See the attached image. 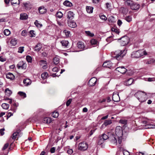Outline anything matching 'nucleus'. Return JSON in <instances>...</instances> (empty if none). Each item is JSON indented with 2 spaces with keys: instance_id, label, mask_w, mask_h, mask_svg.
Listing matches in <instances>:
<instances>
[{
  "instance_id": "obj_1",
  "label": "nucleus",
  "mask_w": 155,
  "mask_h": 155,
  "mask_svg": "<svg viewBox=\"0 0 155 155\" xmlns=\"http://www.w3.org/2000/svg\"><path fill=\"white\" fill-rule=\"evenodd\" d=\"M115 136L118 139V142L119 144H121L122 142V136L123 135V132L122 127L120 126H117L115 130Z\"/></svg>"
},
{
  "instance_id": "obj_2",
  "label": "nucleus",
  "mask_w": 155,
  "mask_h": 155,
  "mask_svg": "<svg viewBox=\"0 0 155 155\" xmlns=\"http://www.w3.org/2000/svg\"><path fill=\"white\" fill-rule=\"evenodd\" d=\"M134 95L138 100L141 102L145 101L148 99L147 94L143 92H137Z\"/></svg>"
},
{
  "instance_id": "obj_3",
  "label": "nucleus",
  "mask_w": 155,
  "mask_h": 155,
  "mask_svg": "<svg viewBox=\"0 0 155 155\" xmlns=\"http://www.w3.org/2000/svg\"><path fill=\"white\" fill-rule=\"evenodd\" d=\"M126 54L124 50H120L115 51L112 53V56L115 58L117 60H120Z\"/></svg>"
},
{
  "instance_id": "obj_4",
  "label": "nucleus",
  "mask_w": 155,
  "mask_h": 155,
  "mask_svg": "<svg viewBox=\"0 0 155 155\" xmlns=\"http://www.w3.org/2000/svg\"><path fill=\"white\" fill-rule=\"evenodd\" d=\"M101 137L104 139V140L107 139L108 138H109L111 143L113 145H116L117 144V140L116 139L115 135L114 134H112L109 137L108 136L104 134H103L102 136Z\"/></svg>"
},
{
  "instance_id": "obj_5",
  "label": "nucleus",
  "mask_w": 155,
  "mask_h": 155,
  "mask_svg": "<svg viewBox=\"0 0 155 155\" xmlns=\"http://www.w3.org/2000/svg\"><path fill=\"white\" fill-rule=\"evenodd\" d=\"M147 53L145 51L140 50L132 52L131 54V57L133 58H138L144 55H147Z\"/></svg>"
},
{
  "instance_id": "obj_6",
  "label": "nucleus",
  "mask_w": 155,
  "mask_h": 155,
  "mask_svg": "<svg viewBox=\"0 0 155 155\" xmlns=\"http://www.w3.org/2000/svg\"><path fill=\"white\" fill-rule=\"evenodd\" d=\"M88 147L87 143L85 142H83L79 144L78 149L81 151H84L87 149Z\"/></svg>"
},
{
  "instance_id": "obj_7",
  "label": "nucleus",
  "mask_w": 155,
  "mask_h": 155,
  "mask_svg": "<svg viewBox=\"0 0 155 155\" xmlns=\"http://www.w3.org/2000/svg\"><path fill=\"white\" fill-rule=\"evenodd\" d=\"M120 45L123 46H124L127 45L129 42V39L128 37L127 36H124L121 38H120Z\"/></svg>"
},
{
  "instance_id": "obj_8",
  "label": "nucleus",
  "mask_w": 155,
  "mask_h": 155,
  "mask_svg": "<svg viewBox=\"0 0 155 155\" xmlns=\"http://www.w3.org/2000/svg\"><path fill=\"white\" fill-rule=\"evenodd\" d=\"M103 66L109 68H112L115 67V64L112 63L110 61H107L103 63Z\"/></svg>"
},
{
  "instance_id": "obj_9",
  "label": "nucleus",
  "mask_w": 155,
  "mask_h": 155,
  "mask_svg": "<svg viewBox=\"0 0 155 155\" xmlns=\"http://www.w3.org/2000/svg\"><path fill=\"white\" fill-rule=\"evenodd\" d=\"M17 67L18 69H22L25 70L27 67V64L23 61L19 62L17 65Z\"/></svg>"
},
{
  "instance_id": "obj_10",
  "label": "nucleus",
  "mask_w": 155,
  "mask_h": 155,
  "mask_svg": "<svg viewBox=\"0 0 155 155\" xmlns=\"http://www.w3.org/2000/svg\"><path fill=\"white\" fill-rule=\"evenodd\" d=\"M39 64L42 66V68L43 69H46L48 68L47 62L45 60H41L38 61Z\"/></svg>"
},
{
  "instance_id": "obj_11",
  "label": "nucleus",
  "mask_w": 155,
  "mask_h": 155,
  "mask_svg": "<svg viewBox=\"0 0 155 155\" xmlns=\"http://www.w3.org/2000/svg\"><path fill=\"white\" fill-rule=\"evenodd\" d=\"M125 4L130 6L131 8L134 9H136L137 8H134L133 6V5H137L138 8L139 7V6L137 5L136 4L134 3L131 0H127L125 2Z\"/></svg>"
},
{
  "instance_id": "obj_12",
  "label": "nucleus",
  "mask_w": 155,
  "mask_h": 155,
  "mask_svg": "<svg viewBox=\"0 0 155 155\" xmlns=\"http://www.w3.org/2000/svg\"><path fill=\"white\" fill-rule=\"evenodd\" d=\"M115 70L122 74L125 73L127 71V69L123 66L118 67L116 68Z\"/></svg>"
},
{
  "instance_id": "obj_13",
  "label": "nucleus",
  "mask_w": 155,
  "mask_h": 155,
  "mask_svg": "<svg viewBox=\"0 0 155 155\" xmlns=\"http://www.w3.org/2000/svg\"><path fill=\"white\" fill-rule=\"evenodd\" d=\"M112 98L113 100L115 102H118L120 100L118 93L117 92H114L113 93Z\"/></svg>"
},
{
  "instance_id": "obj_14",
  "label": "nucleus",
  "mask_w": 155,
  "mask_h": 155,
  "mask_svg": "<svg viewBox=\"0 0 155 155\" xmlns=\"http://www.w3.org/2000/svg\"><path fill=\"white\" fill-rule=\"evenodd\" d=\"M97 81V79L95 77L91 78L88 82V85L91 86H94Z\"/></svg>"
},
{
  "instance_id": "obj_15",
  "label": "nucleus",
  "mask_w": 155,
  "mask_h": 155,
  "mask_svg": "<svg viewBox=\"0 0 155 155\" xmlns=\"http://www.w3.org/2000/svg\"><path fill=\"white\" fill-rule=\"evenodd\" d=\"M68 24V25L71 28H75L77 26L75 22L72 21H69Z\"/></svg>"
},
{
  "instance_id": "obj_16",
  "label": "nucleus",
  "mask_w": 155,
  "mask_h": 155,
  "mask_svg": "<svg viewBox=\"0 0 155 155\" xmlns=\"http://www.w3.org/2000/svg\"><path fill=\"white\" fill-rule=\"evenodd\" d=\"M112 123V121L111 120H105L103 123V124L101 126V128H102L104 126L106 127L107 125L110 124Z\"/></svg>"
},
{
  "instance_id": "obj_17",
  "label": "nucleus",
  "mask_w": 155,
  "mask_h": 155,
  "mask_svg": "<svg viewBox=\"0 0 155 155\" xmlns=\"http://www.w3.org/2000/svg\"><path fill=\"white\" fill-rule=\"evenodd\" d=\"M23 82L25 86H27L31 84V81L29 79L26 78L24 80Z\"/></svg>"
},
{
  "instance_id": "obj_18",
  "label": "nucleus",
  "mask_w": 155,
  "mask_h": 155,
  "mask_svg": "<svg viewBox=\"0 0 155 155\" xmlns=\"http://www.w3.org/2000/svg\"><path fill=\"white\" fill-rule=\"evenodd\" d=\"M42 121L43 123L49 124L51 122L52 120L50 117H46L43 119Z\"/></svg>"
},
{
  "instance_id": "obj_19",
  "label": "nucleus",
  "mask_w": 155,
  "mask_h": 155,
  "mask_svg": "<svg viewBox=\"0 0 155 155\" xmlns=\"http://www.w3.org/2000/svg\"><path fill=\"white\" fill-rule=\"evenodd\" d=\"M7 78L11 80L14 79L15 78V76L11 73L8 72L6 75Z\"/></svg>"
},
{
  "instance_id": "obj_20",
  "label": "nucleus",
  "mask_w": 155,
  "mask_h": 155,
  "mask_svg": "<svg viewBox=\"0 0 155 155\" xmlns=\"http://www.w3.org/2000/svg\"><path fill=\"white\" fill-rule=\"evenodd\" d=\"M133 81L134 80L133 78H130L125 82L124 84L126 85H130L132 84Z\"/></svg>"
},
{
  "instance_id": "obj_21",
  "label": "nucleus",
  "mask_w": 155,
  "mask_h": 155,
  "mask_svg": "<svg viewBox=\"0 0 155 155\" xmlns=\"http://www.w3.org/2000/svg\"><path fill=\"white\" fill-rule=\"evenodd\" d=\"M28 18V15L25 13H22L20 14V19L21 20H25Z\"/></svg>"
},
{
  "instance_id": "obj_22",
  "label": "nucleus",
  "mask_w": 155,
  "mask_h": 155,
  "mask_svg": "<svg viewBox=\"0 0 155 155\" xmlns=\"http://www.w3.org/2000/svg\"><path fill=\"white\" fill-rule=\"evenodd\" d=\"M93 7L90 6H87L86 7V11L87 13H91L93 12Z\"/></svg>"
},
{
  "instance_id": "obj_23",
  "label": "nucleus",
  "mask_w": 155,
  "mask_h": 155,
  "mask_svg": "<svg viewBox=\"0 0 155 155\" xmlns=\"http://www.w3.org/2000/svg\"><path fill=\"white\" fill-rule=\"evenodd\" d=\"M74 14L71 11H70L68 12V18L69 19H72L74 17Z\"/></svg>"
},
{
  "instance_id": "obj_24",
  "label": "nucleus",
  "mask_w": 155,
  "mask_h": 155,
  "mask_svg": "<svg viewBox=\"0 0 155 155\" xmlns=\"http://www.w3.org/2000/svg\"><path fill=\"white\" fill-rule=\"evenodd\" d=\"M38 10L40 13L43 14L45 13L47 11L46 9L44 7H40L38 8Z\"/></svg>"
},
{
  "instance_id": "obj_25",
  "label": "nucleus",
  "mask_w": 155,
  "mask_h": 155,
  "mask_svg": "<svg viewBox=\"0 0 155 155\" xmlns=\"http://www.w3.org/2000/svg\"><path fill=\"white\" fill-rule=\"evenodd\" d=\"M10 43L12 46H15L17 44V39L15 38H12Z\"/></svg>"
},
{
  "instance_id": "obj_26",
  "label": "nucleus",
  "mask_w": 155,
  "mask_h": 155,
  "mask_svg": "<svg viewBox=\"0 0 155 155\" xmlns=\"http://www.w3.org/2000/svg\"><path fill=\"white\" fill-rule=\"evenodd\" d=\"M19 131H18L17 132H14L12 136V138L13 139H15L16 138H18L19 134Z\"/></svg>"
},
{
  "instance_id": "obj_27",
  "label": "nucleus",
  "mask_w": 155,
  "mask_h": 155,
  "mask_svg": "<svg viewBox=\"0 0 155 155\" xmlns=\"http://www.w3.org/2000/svg\"><path fill=\"white\" fill-rule=\"evenodd\" d=\"M63 4L64 5L68 7H71L72 5V3L68 1H65L64 3Z\"/></svg>"
},
{
  "instance_id": "obj_28",
  "label": "nucleus",
  "mask_w": 155,
  "mask_h": 155,
  "mask_svg": "<svg viewBox=\"0 0 155 155\" xmlns=\"http://www.w3.org/2000/svg\"><path fill=\"white\" fill-rule=\"evenodd\" d=\"M77 46L80 49H83L84 48V44L82 42H78L77 43Z\"/></svg>"
},
{
  "instance_id": "obj_29",
  "label": "nucleus",
  "mask_w": 155,
  "mask_h": 155,
  "mask_svg": "<svg viewBox=\"0 0 155 155\" xmlns=\"http://www.w3.org/2000/svg\"><path fill=\"white\" fill-rule=\"evenodd\" d=\"M61 44L62 46L65 47H67L68 45L69 42L68 41L63 40L61 41Z\"/></svg>"
},
{
  "instance_id": "obj_30",
  "label": "nucleus",
  "mask_w": 155,
  "mask_h": 155,
  "mask_svg": "<svg viewBox=\"0 0 155 155\" xmlns=\"http://www.w3.org/2000/svg\"><path fill=\"white\" fill-rule=\"evenodd\" d=\"M63 33L65 34L66 37H70L71 36L70 32L67 30H64Z\"/></svg>"
},
{
  "instance_id": "obj_31",
  "label": "nucleus",
  "mask_w": 155,
  "mask_h": 155,
  "mask_svg": "<svg viewBox=\"0 0 155 155\" xmlns=\"http://www.w3.org/2000/svg\"><path fill=\"white\" fill-rule=\"evenodd\" d=\"M59 62V59L58 57L54 58L53 59V63L55 65L58 64Z\"/></svg>"
},
{
  "instance_id": "obj_32",
  "label": "nucleus",
  "mask_w": 155,
  "mask_h": 155,
  "mask_svg": "<svg viewBox=\"0 0 155 155\" xmlns=\"http://www.w3.org/2000/svg\"><path fill=\"white\" fill-rule=\"evenodd\" d=\"M112 31L116 34L119 35L120 33V30L116 28H112L111 29Z\"/></svg>"
},
{
  "instance_id": "obj_33",
  "label": "nucleus",
  "mask_w": 155,
  "mask_h": 155,
  "mask_svg": "<svg viewBox=\"0 0 155 155\" xmlns=\"http://www.w3.org/2000/svg\"><path fill=\"white\" fill-rule=\"evenodd\" d=\"M146 129H152L155 128V125L153 124H147L145 125Z\"/></svg>"
},
{
  "instance_id": "obj_34",
  "label": "nucleus",
  "mask_w": 155,
  "mask_h": 155,
  "mask_svg": "<svg viewBox=\"0 0 155 155\" xmlns=\"http://www.w3.org/2000/svg\"><path fill=\"white\" fill-rule=\"evenodd\" d=\"M23 4L24 6L25 7V9H28L30 8V3L29 2H24L23 3Z\"/></svg>"
},
{
  "instance_id": "obj_35",
  "label": "nucleus",
  "mask_w": 155,
  "mask_h": 155,
  "mask_svg": "<svg viewBox=\"0 0 155 155\" xmlns=\"http://www.w3.org/2000/svg\"><path fill=\"white\" fill-rule=\"evenodd\" d=\"M90 43L92 45H97L98 41L96 39H93L90 41Z\"/></svg>"
},
{
  "instance_id": "obj_36",
  "label": "nucleus",
  "mask_w": 155,
  "mask_h": 155,
  "mask_svg": "<svg viewBox=\"0 0 155 155\" xmlns=\"http://www.w3.org/2000/svg\"><path fill=\"white\" fill-rule=\"evenodd\" d=\"M2 107L3 109L7 110L8 108L9 105L6 103H3L2 105Z\"/></svg>"
},
{
  "instance_id": "obj_37",
  "label": "nucleus",
  "mask_w": 155,
  "mask_h": 155,
  "mask_svg": "<svg viewBox=\"0 0 155 155\" xmlns=\"http://www.w3.org/2000/svg\"><path fill=\"white\" fill-rule=\"evenodd\" d=\"M155 63V60L154 59H150L149 60H148L146 62V64H150Z\"/></svg>"
},
{
  "instance_id": "obj_38",
  "label": "nucleus",
  "mask_w": 155,
  "mask_h": 155,
  "mask_svg": "<svg viewBox=\"0 0 155 155\" xmlns=\"http://www.w3.org/2000/svg\"><path fill=\"white\" fill-rule=\"evenodd\" d=\"M85 32L87 36H89L91 37H93L94 36V34L91 33L89 31H85Z\"/></svg>"
},
{
  "instance_id": "obj_39",
  "label": "nucleus",
  "mask_w": 155,
  "mask_h": 155,
  "mask_svg": "<svg viewBox=\"0 0 155 155\" xmlns=\"http://www.w3.org/2000/svg\"><path fill=\"white\" fill-rule=\"evenodd\" d=\"M48 75V73L46 72H45L42 74L41 77L43 79H45L46 78Z\"/></svg>"
},
{
  "instance_id": "obj_40",
  "label": "nucleus",
  "mask_w": 155,
  "mask_h": 155,
  "mask_svg": "<svg viewBox=\"0 0 155 155\" xmlns=\"http://www.w3.org/2000/svg\"><path fill=\"white\" fill-rule=\"evenodd\" d=\"M3 33L5 35L8 36L10 34L11 32L8 29H5L4 30Z\"/></svg>"
},
{
  "instance_id": "obj_41",
  "label": "nucleus",
  "mask_w": 155,
  "mask_h": 155,
  "mask_svg": "<svg viewBox=\"0 0 155 155\" xmlns=\"http://www.w3.org/2000/svg\"><path fill=\"white\" fill-rule=\"evenodd\" d=\"M11 2L12 5L15 4H19L20 2L19 0H11Z\"/></svg>"
},
{
  "instance_id": "obj_42",
  "label": "nucleus",
  "mask_w": 155,
  "mask_h": 155,
  "mask_svg": "<svg viewBox=\"0 0 155 155\" xmlns=\"http://www.w3.org/2000/svg\"><path fill=\"white\" fill-rule=\"evenodd\" d=\"M41 46L40 44H38L35 47V51H39L41 48Z\"/></svg>"
},
{
  "instance_id": "obj_43",
  "label": "nucleus",
  "mask_w": 155,
  "mask_h": 155,
  "mask_svg": "<svg viewBox=\"0 0 155 155\" xmlns=\"http://www.w3.org/2000/svg\"><path fill=\"white\" fill-rule=\"evenodd\" d=\"M56 16L57 17L60 18H61L62 17L63 15L61 12H58L56 14Z\"/></svg>"
},
{
  "instance_id": "obj_44",
  "label": "nucleus",
  "mask_w": 155,
  "mask_h": 155,
  "mask_svg": "<svg viewBox=\"0 0 155 155\" xmlns=\"http://www.w3.org/2000/svg\"><path fill=\"white\" fill-rule=\"evenodd\" d=\"M18 94H19L20 96H21V97L23 98H25L26 97V94L25 93H24L22 92L19 91L18 92Z\"/></svg>"
},
{
  "instance_id": "obj_45",
  "label": "nucleus",
  "mask_w": 155,
  "mask_h": 155,
  "mask_svg": "<svg viewBox=\"0 0 155 155\" xmlns=\"http://www.w3.org/2000/svg\"><path fill=\"white\" fill-rule=\"evenodd\" d=\"M59 116V113L58 112H54L52 113V116L55 118H57Z\"/></svg>"
},
{
  "instance_id": "obj_46",
  "label": "nucleus",
  "mask_w": 155,
  "mask_h": 155,
  "mask_svg": "<svg viewBox=\"0 0 155 155\" xmlns=\"http://www.w3.org/2000/svg\"><path fill=\"white\" fill-rule=\"evenodd\" d=\"M26 59L28 62L31 63L32 62V58L30 56H27L26 57Z\"/></svg>"
},
{
  "instance_id": "obj_47",
  "label": "nucleus",
  "mask_w": 155,
  "mask_h": 155,
  "mask_svg": "<svg viewBox=\"0 0 155 155\" xmlns=\"http://www.w3.org/2000/svg\"><path fill=\"white\" fill-rule=\"evenodd\" d=\"M35 25L36 27L38 28H40L42 26V25L40 24L38 21L37 20H36L34 22Z\"/></svg>"
},
{
  "instance_id": "obj_48",
  "label": "nucleus",
  "mask_w": 155,
  "mask_h": 155,
  "mask_svg": "<svg viewBox=\"0 0 155 155\" xmlns=\"http://www.w3.org/2000/svg\"><path fill=\"white\" fill-rule=\"evenodd\" d=\"M125 19L127 21L129 22L132 21V18L130 16H128L125 17Z\"/></svg>"
},
{
  "instance_id": "obj_49",
  "label": "nucleus",
  "mask_w": 155,
  "mask_h": 155,
  "mask_svg": "<svg viewBox=\"0 0 155 155\" xmlns=\"http://www.w3.org/2000/svg\"><path fill=\"white\" fill-rule=\"evenodd\" d=\"M104 141V139H103L101 137L98 141V144L100 145L102 144Z\"/></svg>"
},
{
  "instance_id": "obj_50",
  "label": "nucleus",
  "mask_w": 155,
  "mask_h": 155,
  "mask_svg": "<svg viewBox=\"0 0 155 155\" xmlns=\"http://www.w3.org/2000/svg\"><path fill=\"white\" fill-rule=\"evenodd\" d=\"M108 21L110 23L114 22V18L113 16H111L108 18Z\"/></svg>"
},
{
  "instance_id": "obj_51",
  "label": "nucleus",
  "mask_w": 155,
  "mask_h": 155,
  "mask_svg": "<svg viewBox=\"0 0 155 155\" xmlns=\"http://www.w3.org/2000/svg\"><path fill=\"white\" fill-rule=\"evenodd\" d=\"M24 47H20L18 48V52L20 53H22L24 51Z\"/></svg>"
},
{
  "instance_id": "obj_52",
  "label": "nucleus",
  "mask_w": 155,
  "mask_h": 155,
  "mask_svg": "<svg viewBox=\"0 0 155 155\" xmlns=\"http://www.w3.org/2000/svg\"><path fill=\"white\" fill-rule=\"evenodd\" d=\"M127 121L126 120L124 119H122L120 120H119V123L124 124H126L127 123Z\"/></svg>"
},
{
  "instance_id": "obj_53",
  "label": "nucleus",
  "mask_w": 155,
  "mask_h": 155,
  "mask_svg": "<svg viewBox=\"0 0 155 155\" xmlns=\"http://www.w3.org/2000/svg\"><path fill=\"white\" fill-rule=\"evenodd\" d=\"M106 8L109 10H111V5L110 3H107L106 4Z\"/></svg>"
},
{
  "instance_id": "obj_54",
  "label": "nucleus",
  "mask_w": 155,
  "mask_h": 155,
  "mask_svg": "<svg viewBox=\"0 0 155 155\" xmlns=\"http://www.w3.org/2000/svg\"><path fill=\"white\" fill-rule=\"evenodd\" d=\"M27 35V31L26 30H24L22 31L21 33V35L24 36H26Z\"/></svg>"
},
{
  "instance_id": "obj_55",
  "label": "nucleus",
  "mask_w": 155,
  "mask_h": 155,
  "mask_svg": "<svg viewBox=\"0 0 155 155\" xmlns=\"http://www.w3.org/2000/svg\"><path fill=\"white\" fill-rule=\"evenodd\" d=\"M100 18L102 20L105 21L107 19V18L103 15H100Z\"/></svg>"
},
{
  "instance_id": "obj_56",
  "label": "nucleus",
  "mask_w": 155,
  "mask_h": 155,
  "mask_svg": "<svg viewBox=\"0 0 155 155\" xmlns=\"http://www.w3.org/2000/svg\"><path fill=\"white\" fill-rule=\"evenodd\" d=\"M72 100L71 99H70L67 101L66 103L67 106L68 107L69 105L72 101Z\"/></svg>"
},
{
  "instance_id": "obj_57",
  "label": "nucleus",
  "mask_w": 155,
  "mask_h": 155,
  "mask_svg": "<svg viewBox=\"0 0 155 155\" xmlns=\"http://www.w3.org/2000/svg\"><path fill=\"white\" fill-rule=\"evenodd\" d=\"M34 31L33 30H31L30 31V33L31 35L30 36L31 37L35 36V34L34 33Z\"/></svg>"
},
{
  "instance_id": "obj_58",
  "label": "nucleus",
  "mask_w": 155,
  "mask_h": 155,
  "mask_svg": "<svg viewBox=\"0 0 155 155\" xmlns=\"http://www.w3.org/2000/svg\"><path fill=\"white\" fill-rule=\"evenodd\" d=\"M9 144L8 143H6L5 144L2 148V150H4L6 149L8 147Z\"/></svg>"
},
{
  "instance_id": "obj_59",
  "label": "nucleus",
  "mask_w": 155,
  "mask_h": 155,
  "mask_svg": "<svg viewBox=\"0 0 155 155\" xmlns=\"http://www.w3.org/2000/svg\"><path fill=\"white\" fill-rule=\"evenodd\" d=\"M148 81H155V78H148Z\"/></svg>"
},
{
  "instance_id": "obj_60",
  "label": "nucleus",
  "mask_w": 155,
  "mask_h": 155,
  "mask_svg": "<svg viewBox=\"0 0 155 155\" xmlns=\"http://www.w3.org/2000/svg\"><path fill=\"white\" fill-rule=\"evenodd\" d=\"M58 68L57 67H54L52 69V71L54 72H58Z\"/></svg>"
},
{
  "instance_id": "obj_61",
  "label": "nucleus",
  "mask_w": 155,
  "mask_h": 155,
  "mask_svg": "<svg viewBox=\"0 0 155 155\" xmlns=\"http://www.w3.org/2000/svg\"><path fill=\"white\" fill-rule=\"evenodd\" d=\"M6 58L2 57H0V61L1 62H4L6 61Z\"/></svg>"
},
{
  "instance_id": "obj_62",
  "label": "nucleus",
  "mask_w": 155,
  "mask_h": 155,
  "mask_svg": "<svg viewBox=\"0 0 155 155\" xmlns=\"http://www.w3.org/2000/svg\"><path fill=\"white\" fill-rule=\"evenodd\" d=\"M13 114V113H12V112H8V115H7V119H8V118L10 117L11 116H12Z\"/></svg>"
},
{
  "instance_id": "obj_63",
  "label": "nucleus",
  "mask_w": 155,
  "mask_h": 155,
  "mask_svg": "<svg viewBox=\"0 0 155 155\" xmlns=\"http://www.w3.org/2000/svg\"><path fill=\"white\" fill-rule=\"evenodd\" d=\"M5 92L6 93H8V94H9V95H10L12 93V92L10 91L7 88L5 90Z\"/></svg>"
},
{
  "instance_id": "obj_64",
  "label": "nucleus",
  "mask_w": 155,
  "mask_h": 155,
  "mask_svg": "<svg viewBox=\"0 0 155 155\" xmlns=\"http://www.w3.org/2000/svg\"><path fill=\"white\" fill-rule=\"evenodd\" d=\"M117 23L119 26H120L122 25V22L120 20H118L117 21Z\"/></svg>"
}]
</instances>
